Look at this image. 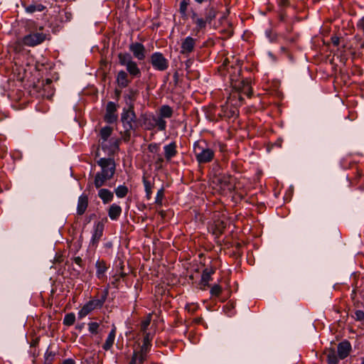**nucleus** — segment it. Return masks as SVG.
Here are the masks:
<instances>
[{
    "mask_svg": "<svg viewBox=\"0 0 364 364\" xmlns=\"http://www.w3.org/2000/svg\"><path fill=\"white\" fill-rule=\"evenodd\" d=\"M160 214L161 215L162 217L164 216V212L163 210L160 212Z\"/></svg>",
    "mask_w": 364,
    "mask_h": 364,
    "instance_id": "052dcab7",
    "label": "nucleus"
},
{
    "mask_svg": "<svg viewBox=\"0 0 364 364\" xmlns=\"http://www.w3.org/2000/svg\"><path fill=\"white\" fill-rule=\"evenodd\" d=\"M164 198V188H161L156 193V196L155 198V203L158 205H162V201Z\"/></svg>",
    "mask_w": 364,
    "mask_h": 364,
    "instance_id": "ea45409f",
    "label": "nucleus"
},
{
    "mask_svg": "<svg viewBox=\"0 0 364 364\" xmlns=\"http://www.w3.org/2000/svg\"><path fill=\"white\" fill-rule=\"evenodd\" d=\"M26 26L28 33L23 36L21 40H18L15 43L14 50L16 51H20L22 45L34 47L41 44L46 40L48 36L43 32V26L37 27L36 23L33 21H29Z\"/></svg>",
    "mask_w": 364,
    "mask_h": 364,
    "instance_id": "f257e3e1",
    "label": "nucleus"
},
{
    "mask_svg": "<svg viewBox=\"0 0 364 364\" xmlns=\"http://www.w3.org/2000/svg\"><path fill=\"white\" fill-rule=\"evenodd\" d=\"M89 331L92 333H97L99 328V324L96 322H91L88 324Z\"/></svg>",
    "mask_w": 364,
    "mask_h": 364,
    "instance_id": "a18cd8bd",
    "label": "nucleus"
},
{
    "mask_svg": "<svg viewBox=\"0 0 364 364\" xmlns=\"http://www.w3.org/2000/svg\"><path fill=\"white\" fill-rule=\"evenodd\" d=\"M242 83L243 85L242 87V90H240L239 92H240L241 95H245L246 96H247L249 97H251L252 91V88L250 87L249 84L245 83L244 82H242Z\"/></svg>",
    "mask_w": 364,
    "mask_h": 364,
    "instance_id": "58836bf2",
    "label": "nucleus"
},
{
    "mask_svg": "<svg viewBox=\"0 0 364 364\" xmlns=\"http://www.w3.org/2000/svg\"><path fill=\"white\" fill-rule=\"evenodd\" d=\"M355 318L358 321H363L364 320V312L361 310H357L355 312Z\"/></svg>",
    "mask_w": 364,
    "mask_h": 364,
    "instance_id": "de8ad7c7",
    "label": "nucleus"
},
{
    "mask_svg": "<svg viewBox=\"0 0 364 364\" xmlns=\"http://www.w3.org/2000/svg\"><path fill=\"white\" fill-rule=\"evenodd\" d=\"M151 347V338H149V333H146L144 336L143 344L141 346V350L143 352H148Z\"/></svg>",
    "mask_w": 364,
    "mask_h": 364,
    "instance_id": "f704fd0d",
    "label": "nucleus"
},
{
    "mask_svg": "<svg viewBox=\"0 0 364 364\" xmlns=\"http://www.w3.org/2000/svg\"><path fill=\"white\" fill-rule=\"evenodd\" d=\"M74 262L76 264L79 265L80 267L82 266V259L80 257H75L74 258Z\"/></svg>",
    "mask_w": 364,
    "mask_h": 364,
    "instance_id": "603ef678",
    "label": "nucleus"
},
{
    "mask_svg": "<svg viewBox=\"0 0 364 364\" xmlns=\"http://www.w3.org/2000/svg\"><path fill=\"white\" fill-rule=\"evenodd\" d=\"M164 157L167 161H171V159L176 156L177 151V146L175 141H173L167 145H165L164 147Z\"/></svg>",
    "mask_w": 364,
    "mask_h": 364,
    "instance_id": "f3484780",
    "label": "nucleus"
},
{
    "mask_svg": "<svg viewBox=\"0 0 364 364\" xmlns=\"http://www.w3.org/2000/svg\"><path fill=\"white\" fill-rule=\"evenodd\" d=\"M238 103L237 102L230 101V104L225 102L221 106V112L219 114L220 117L230 119L236 117L238 114Z\"/></svg>",
    "mask_w": 364,
    "mask_h": 364,
    "instance_id": "6e6552de",
    "label": "nucleus"
},
{
    "mask_svg": "<svg viewBox=\"0 0 364 364\" xmlns=\"http://www.w3.org/2000/svg\"><path fill=\"white\" fill-rule=\"evenodd\" d=\"M205 18L208 23H210L211 21L216 17L217 11L216 9L211 6H208L205 9Z\"/></svg>",
    "mask_w": 364,
    "mask_h": 364,
    "instance_id": "cd10ccee",
    "label": "nucleus"
},
{
    "mask_svg": "<svg viewBox=\"0 0 364 364\" xmlns=\"http://www.w3.org/2000/svg\"><path fill=\"white\" fill-rule=\"evenodd\" d=\"M173 113V109L168 105H162L159 111V117L161 119L170 118Z\"/></svg>",
    "mask_w": 364,
    "mask_h": 364,
    "instance_id": "bb28decb",
    "label": "nucleus"
},
{
    "mask_svg": "<svg viewBox=\"0 0 364 364\" xmlns=\"http://www.w3.org/2000/svg\"><path fill=\"white\" fill-rule=\"evenodd\" d=\"M45 364H50V363H45Z\"/></svg>",
    "mask_w": 364,
    "mask_h": 364,
    "instance_id": "e2e57ef3",
    "label": "nucleus"
},
{
    "mask_svg": "<svg viewBox=\"0 0 364 364\" xmlns=\"http://www.w3.org/2000/svg\"><path fill=\"white\" fill-rule=\"evenodd\" d=\"M188 3L186 0H183L180 3L179 11L182 18H185L187 16V9Z\"/></svg>",
    "mask_w": 364,
    "mask_h": 364,
    "instance_id": "4c0bfd02",
    "label": "nucleus"
},
{
    "mask_svg": "<svg viewBox=\"0 0 364 364\" xmlns=\"http://www.w3.org/2000/svg\"><path fill=\"white\" fill-rule=\"evenodd\" d=\"M144 124L146 129L148 130L157 128L159 131H164L166 129V120L154 114H150L144 117Z\"/></svg>",
    "mask_w": 364,
    "mask_h": 364,
    "instance_id": "39448f33",
    "label": "nucleus"
},
{
    "mask_svg": "<svg viewBox=\"0 0 364 364\" xmlns=\"http://www.w3.org/2000/svg\"><path fill=\"white\" fill-rule=\"evenodd\" d=\"M96 276L98 279H102L105 277V272L108 269V266L105 261L98 259L96 262Z\"/></svg>",
    "mask_w": 364,
    "mask_h": 364,
    "instance_id": "6ab92c4d",
    "label": "nucleus"
},
{
    "mask_svg": "<svg viewBox=\"0 0 364 364\" xmlns=\"http://www.w3.org/2000/svg\"><path fill=\"white\" fill-rule=\"evenodd\" d=\"M124 275H125V274H124V273H122V274H121L122 277H124Z\"/></svg>",
    "mask_w": 364,
    "mask_h": 364,
    "instance_id": "680f3d73",
    "label": "nucleus"
},
{
    "mask_svg": "<svg viewBox=\"0 0 364 364\" xmlns=\"http://www.w3.org/2000/svg\"><path fill=\"white\" fill-rule=\"evenodd\" d=\"M46 7L41 4H33L26 6L25 9L27 13L33 14L36 11H43Z\"/></svg>",
    "mask_w": 364,
    "mask_h": 364,
    "instance_id": "c756f323",
    "label": "nucleus"
},
{
    "mask_svg": "<svg viewBox=\"0 0 364 364\" xmlns=\"http://www.w3.org/2000/svg\"><path fill=\"white\" fill-rule=\"evenodd\" d=\"M104 231V225L101 222H97L94 225L93 232L90 241L92 246H97L100 240L102 237Z\"/></svg>",
    "mask_w": 364,
    "mask_h": 364,
    "instance_id": "f8f14e48",
    "label": "nucleus"
},
{
    "mask_svg": "<svg viewBox=\"0 0 364 364\" xmlns=\"http://www.w3.org/2000/svg\"><path fill=\"white\" fill-rule=\"evenodd\" d=\"M197 40L191 36H187L181 41L180 53L189 56L194 51Z\"/></svg>",
    "mask_w": 364,
    "mask_h": 364,
    "instance_id": "1a4fd4ad",
    "label": "nucleus"
},
{
    "mask_svg": "<svg viewBox=\"0 0 364 364\" xmlns=\"http://www.w3.org/2000/svg\"><path fill=\"white\" fill-rule=\"evenodd\" d=\"M112 178L107 176L100 172H97L95 174L94 179V185L96 188H100L103 186L106 185L107 181L110 180Z\"/></svg>",
    "mask_w": 364,
    "mask_h": 364,
    "instance_id": "b1692460",
    "label": "nucleus"
},
{
    "mask_svg": "<svg viewBox=\"0 0 364 364\" xmlns=\"http://www.w3.org/2000/svg\"><path fill=\"white\" fill-rule=\"evenodd\" d=\"M193 152L196 161L199 164H205L214 159L215 150L207 141L198 140L193 144Z\"/></svg>",
    "mask_w": 364,
    "mask_h": 364,
    "instance_id": "f03ea898",
    "label": "nucleus"
},
{
    "mask_svg": "<svg viewBox=\"0 0 364 364\" xmlns=\"http://www.w3.org/2000/svg\"><path fill=\"white\" fill-rule=\"evenodd\" d=\"M351 350V346L349 341H344L338 345V355L341 360L348 357Z\"/></svg>",
    "mask_w": 364,
    "mask_h": 364,
    "instance_id": "dca6fc26",
    "label": "nucleus"
},
{
    "mask_svg": "<svg viewBox=\"0 0 364 364\" xmlns=\"http://www.w3.org/2000/svg\"><path fill=\"white\" fill-rule=\"evenodd\" d=\"M122 208L116 204H112L108 209V215L112 220H117L122 213Z\"/></svg>",
    "mask_w": 364,
    "mask_h": 364,
    "instance_id": "412c9836",
    "label": "nucleus"
},
{
    "mask_svg": "<svg viewBox=\"0 0 364 364\" xmlns=\"http://www.w3.org/2000/svg\"><path fill=\"white\" fill-rule=\"evenodd\" d=\"M164 158L161 156V155H159L157 156V159L155 161V164L156 166H157L158 168H162V164L164 163Z\"/></svg>",
    "mask_w": 364,
    "mask_h": 364,
    "instance_id": "09e8293b",
    "label": "nucleus"
},
{
    "mask_svg": "<svg viewBox=\"0 0 364 364\" xmlns=\"http://www.w3.org/2000/svg\"><path fill=\"white\" fill-rule=\"evenodd\" d=\"M222 292V287L219 284L213 285L210 291L211 296H218Z\"/></svg>",
    "mask_w": 364,
    "mask_h": 364,
    "instance_id": "a19ab883",
    "label": "nucleus"
},
{
    "mask_svg": "<svg viewBox=\"0 0 364 364\" xmlns=\"http://www.w3.org/2000/svg\"><path fill=\"white\" fill-rule=\"evenodd\" d=\"M356 26L358 30H360L364 36V16L358 20L356 23Z\"/></svg>",
    "mask_w": 364,
    "mask_h": 364,
    "instance_id": "49530a36",
    "label": "nucleus"
},
{
    "mask_svg": "<svg viewBox=\"0 0 364 364\" xmlns=\"http://www.w3.org/2000/svg\"><path fill=\"white\" fill-rule=\"evenodd\" d=\"M75 321V315L73 313L67 314L63 318V324L68 326L74 324Z\"/></svg>",
    "mask_w": 364,
    "mask_h": 364,
    "instance_id": "e433bc0d",
    "label": "nucleus"
},
{
    "mask_svg": "<svg viewBox=\"0 0 364 364\" xmlns=\"http://www.w3.org/2000/svg\"><path fill=\"white\" fill-rule=\"evenodd\" d=\"M97 164L101 168V171H99L100 173L110 178L114 176L116 170V165L114 159L110 158H101L97 161Z\"/></svg>",
    "mask_w": 364,
    "mask_h": 364,
    "instance_id": "0eeeda50",
    "label": "nucleus"
},
{
    "mask_svg": "<svg viewBox=\"0 0 364 364\" xmlns=\"http://www.w3.org/2000/svg\"><path fill=\"white\" fill-rule=\"evenodd\" d=\"M112 132V128L108 126L102 127L100 132V136L102 141L100 142L101 146L103 149H105V143L107 141L108 138L111 136Z\"/></svg>",
    "mask_w": 364,
    "mask_h": 364,
    "instance_id": "393cba45",
    "label": "nucleus"
},
{
    "mask_svg": "<svg viewBox=\"0 0 364 364\" xmlns=\"http://www.w3.org/2000/svg\"><path fill=\"white\" fill-rule=\"evenodd\" d=\"M242 100V97L238 91H234L230 93V96L228 97L226 102L230 104V101L231 102H237L238 103V106L241 105Z\"/></svg>",
    "mask_w": 364,
    "mask_h": 364,
    "instance_id": "c85d7f7f",
    "label": "nucleus"
},
{
    "mask_svg": "<svg viewBox=\"0 0 364 364\" xmlns=\"http://www.w3.org/2000/svg\"><path fill=\"white\" fill-rule=\"evenodd\" d=\"M98 196L104 204H107L113 200L114 194L109 189L100 188Z\"/></svg>",
    "mask_w": 364,
    "mask_h": 364,
    "instance_id": "aec40b11",
    "label": "nucleus"
},
{
    "mask_svg": "<svg viewBox=\"0 0 364 364\" xmlns=\"http://www.w3.org/2000/svg\"><path fill=\"white\" fill-rule=\"evenodd\" d=\"M114 192L116 193V196L118 198H124L127 195V193L129 192V189L126 186L121 185V186H119L115 189Z\"/></svg>",
    "mask_w": 364,
    "mask_h": 364,
    "instance_id": "2f4dec72",
    "label": "nucleus"
},
{
    "mask_svg": "<svg viewBox=\"0 0 364 364\" xmlns=\"http://www.w3.org/2000/svg\"><path fill=\"white\" fill-rule=\"evenodd\" d=\"M215 271L213 269L205 268L202 273L200 280V289L205 290L209 287V282L212 280L211 276L214 274Z\"/></svg>",
    "mask_w": 364,
    "mask_h": 364,
    "instance_id": "2eb2a0df",
    "label": "nucleus"
},
{
    "mask_svg": "<svg viewBox=\"0 0 364 364\" xmlns=\"http://www.w3.org/2000/svg\"><path fill=\"white\" fill-rule=\"evenodd\" d=\"M62 364H75V362L72 358L65 359Z\"/></svg>",
    "mask_w": 364,
    "mask_h": 364,
    "instance_id": "864d4df0",
    "label": "nucleus"
},
{
    "mask_svg": "<svg viewBox=\"0 0 364 364\" xmlns=\"http://www.w3.org/2000/svg\"><path fill=\"white\" fill-rule=\"evenodd\" d=\"M116 337V328L113 327L108 334L105 343L102 345V348L105 350H109L112 348Z\"/></svg>",
    "mask_w": 364,
    "mask_h": 364,
    "instance_id": "4be33fe9",
    "label": "nucleus"
},
{
    "mask_svg": "<svg viewBox=\"0 0 364 364\" xmlns=\"http://www.w3.org/2000/svg\"><path fill=\"white\" fill-rule=\"evenodd\" d=\"M88 206V197L87 195H81L77 201V213L80 215H83Z\"/></svg>",
    "mask_w": 364,
    "mask_h": 364,
    "instance_id": "a211bd4d",
    "label": "nucleus"
},
{
    "mask_svg": "<svg viewBox=\"0 0 364 364\" xmlns=\"http://www.w3.org/2000/svg\"><path fill=\"white\" fill-rule=\"evenodd\" d=\"M218 146H219V148H220V151H224L225 148V144H222V143H218Z\"/></svg>",
    "mask_w": 364,
    "mask_h": 364,
    "instance_id": "4d7b16f0",
    "label": "nucleus"
},
{
    "mask_svg": "<svg viewBox=\"0 0 364 364\" xmlns=\"http://www.w3.org/2000/svg\"><path fill=\"white\" fill-rule=\"evenodd\" d=\"M151 321V314H149L147 316L143 319L140 324V329L144 334L147 333L146 330L150 325Z\"/></svg>",
    "mask_w": 364,
    "mask_h": 364,
    "instance_id": "72a5a7b5",
    "label": "nucleus"
},
{
    "mask_svg": "<svg viewBox=\"0 0 364 364\" xmlns=\"http://www.w3.org/2000/svg\"><path fill=\"white\" fill-rule=\"evenodd\" d=\"M118 59L119 63L126 68L127 73L132 78L140 77L141 75V70L137 63L132 60L129 53H120L118 54Z\"/></svg>",
    "mask_w": 364,
    "mask_h": 364,
    "instance_id": "7ed1b4c3",
    "label": "nucleus"
},
{
    "mask_svg": "<svg viewBox=\"0 0 364 364\" xmlns=\"http://www.w3.org/2000/svg\"><path fill=\"white\" fill-rule=\"evenodd\" d=\"M186 309L189 311V312H194L196 309V306H193V307H191V306H186Z\"/></svg>",
    "mask_w": 364,
    "mask_h": 364,
    "instance_id": "5fc2aeb1",
    "label": "nucleus"
},
{
    "mask_svg": "<svg viewBox=\"0 0 364 364\" xmlns=\"http://www.w3.org/2000/svg\"><path fill=\"white\" fill-rule=\"evenodd\" d=\"M150 63L152 67L158 71H165L168 68V60L160 52H155L150 57Z\"/></svg>",
    "mask_w": 364,
    "mask_h": 364,
    "instance_id": "423d86ee",
    "label": "nucleus"
},
{
    "mask_svg": "<svg viewBox=\"0 0 364 364\" xmlns=\"http://www.w3.org/2000/svg\"><path fill=\"white\" fill-rule=\"evenodd\" d=\"M266 36L269 38L270 42H275L277 38V35L272 30H267L265 31Z\"/></svg>",
    "mask_w": 364,
    "mask_h": 364,
    "instance_id": "37998d69",
    "label": "nucleus"
},
{
    "mask_svg": "<svg viewBox=\"0 0 364 364\" xmlns=\"http://www.w3.org/2000/svg\"><path fill=\"white\" fill-rule=\"evenodd\" d=\"M124 132L121 133L122 139L124 141H128L130 139V137H131V132H132L133 129H127V128H124Z\"/></svg>",
    "mask_w": 364,
    "mask_h": 364,
    "instance_id": "c03bdc74",
    "label": "nucleus"
},
{
    "mask_svg": "<svg viewBox=\"0 0 364 364\" xmlns=\"http://www.w3.org/2000/svg\"><path fill=\"white\" fill-rule=\"evenodd\" d=\"M92 311H93V309L92 308L91 306H90L89 303L87 302L79 311L78 317L80 318H82L85 317L87 315H88Z\"/></svg>",
    "mask_w": 364,
    "mask_h": 364,
    "instance_id": "473e14b6",
    "label": "nucleus"
},
{
    "mask_svg": "<svg viewBox=\"0 0 364 364\" xmlns=\"http://www.w3.org/2000/svg\"><path fill=\"white\" fill-rule=\"evenodd\" d=\"M121 122L124 128L136 129L137 127V119L132 102L129 104L128 107L123 108L121 114Z\"/></svg>",
    "mask_w": 364,
    "mask_h": 364,
    "instance_id": "20e7f679",
    "label": "nucleus"
},
{
    "mask_svg": "<svg viewBox=\"0 0 364 364\" xmlns=\"http://www.w3.org/2000/svg\"><path fill=\"white\" fill-rule=\"evenodd\" d=\"M142 181L144 186V190L146 192V198L150 200L152 195V188L154 187V182L149 181L147 177L144 175L142 177Z\"/></svg>",
    "mask_w": 364,
    "mask_h": 364,
    "instance_id": "a878e982",
    "label": "nucleus"
},
{
    "mask_svg": "<svg viewBox=\"0 0 364 364\" xmlns=\"http://www.w3.org/2000/svg\"><path fill=\"white\" fill-rule=\"evenodd\" d=\"M203 321V318L201 317H198L194 319V322L196 323H200Z\"/></svg>",
    "mask_w": 364,
    "mask_h": 364,
    "instance_id": "bf43d9fd",
    "label": "nucleus"
},
{
    "mask_svg": "<svg viewBox=\"0 0 364 364\" xmlns=\"http://www.w3.org/2000/svg\"><path fill=\"white\" fill-rule=\"evenodd\" d=\"M147 353L148 352H143L142 350H140L138 352H134L132 356H136V363L138 364H143L146 359Z\"/></svg>",
    "mask_w": 364,
    "mask_h": 364,
    "instance_id": "c9c22d12",
    "label": "nucleus"
},
{
    "mask_svg": "<svg viewBox=\"0 0 364 364\" xmlns=\"http://www.w3.org/2000/svg\"><path fill=\"white\" fill-rule=\"evenodd\" d=\"M129 364H138L136 363V356H132V358L129 363Z\"/></svg>",
    "mask_w": 364,
    "mask_h": 364,
    "instance_id": "6e6d98bb",
    "label": "nucleus"
},
{
    "mask_svg": "<svg viewBox=\"0 0 364 364\" xmlns=\"http://www.w3.org/2000/svg\"><path fill=\"white\" fill-rule=\"evenodd\" d=\"M132 82L129 75L124 70H119L116 76V82L120 88L127 87Z\"/></svg>",
    "mask_w": 364,
    "mask_h": 364,
    "instance_id": "ddd939ff",
    "label": "nucleus"
},
{
    "mask_svg": "<svg viewBox=\"0 0 364 364\" xmlns=\"http://www.w3.org/2000/svg\"><path fill=\"white\" fill-rule=\"evenodd\" d=\"M108 296V289H104L101 295L97 299H94L88 301L90 306H92L93 310L100 309L105 304Z\"/></svg>",
    "mask_w": 364,
    "mask_h": 364,
    "instance_id": "4468645a",
    "label": "nucleus"
},
{
    "mask_svg": "<svg viewBox=\"0 0 364 364\" xmlns=\"http://www.w3.org/2000/svg\"><path fill=\"white\" fill-rule=\"evenodd\" d=\"M328 364H338V358L334 352L330 353L327 356Z\"/></svg>",
    "mask_w": 364,
    "mask_h": 364,
    "instance_id": "79ce46f5",
    "label": "nucleus"
},
{
    "mask_svg": "<svg viewBox=\"0 0 364 364\" xmlns=\"http://www.w3.org/2000/svg\"><path fill=\"white\" fill-rule=\"evenodd\" d=\"M117 110V105L113 102H109L106 107V114L105 119L107 122L112 124L117 120L118 116L116 114Z\"/></svg>",
    "mask_w": 364,
    "mask_h": 364,
    "instance_id": "9d476101",
    "label": "nucleus"
},
{
    "mask_svg": "<svg viewBox=\"0 0 364 364\" xmlns=\"http://www.w3.org/2000/svg\"><path fill=\"white\" fill-rule=\"evenodd\" d=\"M331 42L334 45V46H338L339 44V42H340V38L339 37L336 36H332L331 37Z\"/></svg>",
    "mask_w": 364,
    "mask_h": 364,
    "instance_id": "3c124183",
    "label": "nucleus"
},
{
    "mask_svg": "<svg viewBox=\"0 0 364 364\" xmlns=\"http://www.w3.org/2000/svg\"><path fill=\"white\" fill-rule=\"evenodd\" d=\"M219 181L220 182V188L223 191H231L233 188L232 185L228 181V179L223 176L220 178H219Z\"/></svg>",
    "mask_w": 364,
    "mask_h": 364,
    "instance_id": "7c9ffc66",
    "label": "nucleus"
},
{
    "mask_svg": "<svg viewBox=\"0 0 364 364\" xmlns=\"http://www.w3.org/2000/svg\"><path fill=\"white\" fill-rule=\"evenodd\" d=\"M197 4H202L205 1H213V0H194Z\"/></svg>",
    "mask_w": 364,
    "mask_h": 364,
    "instance_id": "13d9d810",
    "label": "nucleus"
},
{
    "mask_svg": "<svg viewBox=\"0 0 364 364\" xmlns=\"http://www.w3.org/2000/svg\"><path fill=\"white\" fill-rule=\"evenodd\" d=\"M129 50L133 53L134 58L139 60H143L146 58V49L140 43H133L129 45Z\"/></svg>",
    "mask_w": 364,
    "mask_h": 364,
    "instance_id": "9b49d317",
    "label": "nucleus"
},
{
    "mask_svg": "<svg viewBox=\"0 0 364 364\" xmlns=\"http://www.w3.org/2000/svg\"><path fill=\"white\" fill-rule=\"evenodd\" d=\"M159 147L157 144H151L148 146V149L151 153H156L158 151Z\"/></svg>",
    "mask_w": 364,
    "mask_h": 364,
    "instance_id": "8fccbe9b",
    "label": "nucleus"
},
{
    "mask_svg": "<svg viewBox=\"0 0 364 364\" xmlns=\"http://www.w3.org/2000/svg\"><path fill=\"white\" fill-rule=\"evenodd\" d=\"M191 18L196 26V29L197 31H200V30L205 28L206 24L208 23L205 18L199 17L196 13H193L192 14Z\"/></svg>",
    "mask_w": 364,
    "mask_h": 364,
    "instance_id": "5701e85b",
    "label": "nucleus"
}]
</instances>
